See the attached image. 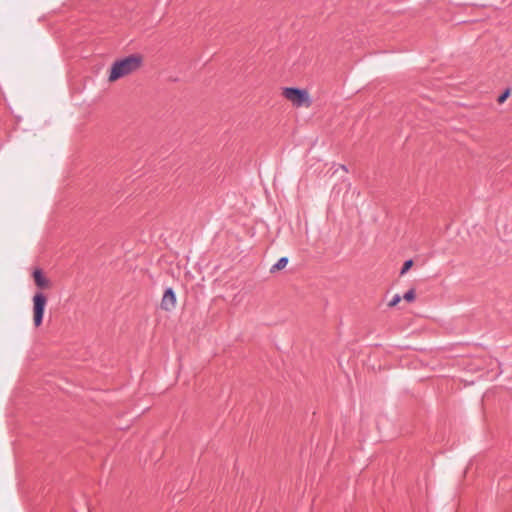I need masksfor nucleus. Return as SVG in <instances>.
<instances>
[{
  "label": "nucleus",
  "instance_id": "1",
  "mask_svg": "<svg viewBox=\"0 0 512 512\" xmlns=\"http://www.w3.org/2000/svg\"><path fill=\"white\" fill-rule=\"evenodd\" d=\"M141 64L142 57L136 54L116 60L111 66L108 80L110 82L116 81L119 78L136 71Z\"/></svg>",
  "mask_w": 512,
  "mask_h": 512
},
{
  "label": "nucleus",
  "instance_id": "2",
  "mask_svg": "<svg viewBox=\"0 0 512 512\" xmlns=\"http://www.w3.org/2000/svg\"><path fill=\"white\" fill-rule=\"evenodd\" d=\"M283 95L286 99L296 107H310L312 99L306 89L298 87H285L283 88Z\"/></svg>",
  "mask_w": 512,
  "mask_h": 512
},
{
  "label": "nucleus",
  "instance_id": "3",
  "mask_svg": "<svg viewBox=\"0 0 512 512\" xmlns=\"http://www.w3.org/2000/svg\"><path fill=\"white\" fill-rule=\"evenodd\" d=\"M33 322L39 327L43 322V316L47 305V297L43 292L38 291L33 296Z\"/></svg>",
  "mask_w": 512,
  "mask_h": 512
},
{
  "label": "nucleus",
  "instance_id": "4",
  "mask_svg": "<svg viewBox=\"0 0 512 512\" xmlns=\"http://www.w3.org/2000/svg\"><path fill=\"white\" fill-rule=\"evenodd\" d=\"M176 305V293L173 288L168 287L162 297L161 308L166 311H171Z\"/></svg>",
  "mask_w": 512,
  "mask_h": 512
},
{
  "label": "nucleus",
  "instance_id": "5",
  "mask_svg": "<svg viewBox=\"0 0 512 512\" xmlns=\"http://www.w3.org/2000/svg\"><path fill=\"white\" fill-rule=\"evenodd\" d=\"M33 278H34L35 284L41 289L47 288L50 285V281L44 276L41 269L34 270Z\"/></svg>",
  "mask_w": 512,
  "mask_h": 512
},
{
  "label": "nucleus",
  "instance_id": "6",
  "mask_svg": "<svg viewBox=\"0 0 512 512\" xmlns=\"http://www.w3.org/2000/svg\"><path fill=\"white\" fill-rule=\"evenodd\" d=\"M288 261L289 259L286 256L279 258L278 261L270 268V272L275 273L279 270H282L283 268L286 267Z\"/></svg>",
  "mask_w": 512,
  "mask_h": 512
},
{
  "label": "nucleus",
  "instance_id": "7",
  "mask_svg": "<svg viewBox=\"0 0 512 512\" xmlns=\"http://www.w3.org/2000/svg\"><path fill=\"white\" fill-rule=\"evenodd\" d=\"M511 94V89L510 88H507L505 89L499 96H498V103L502 104L506 101V99L510 96Z\"/></svg>",
  "mask_w": 512,
  "mask_h": 512
},
{
  "label": "nucleus",
  "instance_id": "8",
  "mask_svg": "<svg viewBox=\"0 0 512 512\" xmlns=\"http://www.w3.org/2000/svg\"><path fill=\"white\" fill-rule=\"evenodd\" d=\"M413 266V260L412 259H408L404 262L401 270H400V275H404L405 273H407V271Z\"/></svg>",
  "mask_w": 512,
  "mask_h": 512
},
{
  "label": "nucleus",
  "instance_id": "9",
  "mask_svg": "<svg viewBox=\"0 0 512 512\" xmlns=\"http://www.w3.org/2000/svg\"><path fill=\"white\" fill-rule=\"evenodd\" d=\"M402 298L407 302H412L415 299V290L413 288L408 290Z\"/></svg>",
  "mask_w": 512,
  "mask_h": 512
},
{
  "label": "nucleus",
  "instance_id": "10",
  "mask_svg": "<svg viewBox=\"0 0 512 512\" xmlns=\"http://www.w3.org/2000/svg\"><path fill=\"white\" fill-rule=\"evenodd\" d=\"M401 299H402V297L399 294H395L393 296V298L390 300V302L388 303V306L389 307L396 306L401 301Z\"/></svg>",
  "mask_w": 512,
  "mask_h": 512
},
{
  "label": "nucleus",
  "instance_id": "11",
  "mask_svg": "<svg viewBox=\"0 0 512 512\" xmlns=\"http://www.w3.org/2000/svg\"><path fill=\"white\" fill-rule=\"evenodd\" d=\"M341 168H342V170L347 171V168H346V166H345V165H342V166H341Z\"/></svg>",
  "mask_w": 512,
  "mask_h": 512
}]
</instances>
